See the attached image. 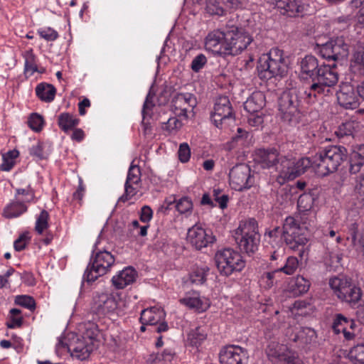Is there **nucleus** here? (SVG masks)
<instances>
[{
    "label": "nucleus",
    "instance_id": "obj_1",
    "mask_svg": "<svg viewBox=\"0 0 364 364\" xmlns=\"http://www.w3.org/2000/svg\"><path fill=\"white\" fill-rule=\"evenodd\" d=\"M299 77L301 80L311 82L305 90L306 102L313 104L330 92V87L338 81L336 71V65L319 64L318 59L311 55H306L300 63Z\"/></svg>",
    "mask_w": 364,
    "mask_h": 364
},
{
    "label": "nucleus",
    "instance_id": "obj_2",
    "mask_svg": "<svg viewBox=\"0 0 364 364\" xmlns=\"http://www.w3.org/2000/svg\"><path fill=\"white\" fill-rule=\"evenodd\" d=\"M306 98L305 90L296 87L284 92L279 100V114L281 119L290 126L298 124L302 117V100Z\"/></svg>",
    "mask_w": 364,
    "mask_h": 364
},
{
    "label": "nucleus",
    "instance_id": "obj_3",
    "mask_svg": "<svg viewBox=\"0 0 364 364\" xmlns=\"http://www.w3.org/2000/svg\"><path fill=\"white\" fill-rule=\"evenodd\" d=\"M347 159V150L342 146H331L316 154L311 161L318 176H325L335 172Z\"/></svg>",
    "mask_w": 364,
    "mask_h": 364
},
{
    "label": "nucleus",
    "instance_id": "obj_4",
    "mask_svg": "<svg viewBox=\"0 0 364 364\" xmlns=\"http://www.w3.org/2000/svg\"><path fill=\"white\" fill-rule=\"evenodd\" d=\"M257 70L259 78L265 80L286 75L288 65L283 51L274 48L268 53L262 55L259 60Z\"/></svg>",
    "mask_w": 364,
    "mask_h": 364
},
{
    "label": "nucleus",
    "instance_id": "obj_5",
    "mask_svg": "<svg viewBox=\"0 0 364 364\" xmlns=\"http://www.w3.org/2000/svg\"><path fill=\"white\" fill-rule=\"evenodd\" d=\"M306 228L298 223V219L289 216L285 219L282 230L279 227H276L269 232V235L271 237H277L282 235L287 245L294 250L307 242V238L304 235Z\"/></svg>",
    "mask_w": 364,
    "mask_h": 364
},
{
    "label": "nucleus",
    "instance_id": "obj_6",
    "mask_svg": "<svg viewBox=\"0 0 364 364\" xmlns=\"http://www.w3.org/2000/svg\"><path fill=\"white\" fill-rule=\"evenodd\" d=\"M114 262L115 258L110 252L97 250L95 244L90 263L83 274V279L88 282L95 281L99 277L109 272Z\"/></svg>",
    "mask_w": 364,
    "mask_h": 364
},
{
    "label": "nucleus",
    "instance_id": "obj_7",
    "mask_svg": "<svg viewBox=\"0 0 364 364\" xmlns=\"http://www.w3.org/2000/svg\"><path fill=\"white\" fill-rule=\"evenodd\" d=\"M234 237L241 250L247 254L255 252L260 242L257 221L253 218L242 221L235 230Z\"/></svg>",
    "mask_w": 364,
    "mask_h": 364
},
{
    "label": "nucleus",
    "instance_id": "obj_8",
    "mask_svg": "<svg viewBox=\"0 0 364 364\" xmlns=\"http://www.w3.org/2000/svg\"><path fill=\"white\" fill-rule=\"evenodd\" d=\"M329 286L334 295L342 302L350 306L358 304L362 298V291L359 287L344 277H334L329 279Z\"/></svg>",
    "mask_w": 364,
    "mask_h": 364
},
{
    "label": "nucleus",
    "instance_id": "obj_9",
    "mask_svg": "<svg viewBox=\"0 0 364 364\" xmlns=\"http://www.w3.org/2000/svg\"><path fill=\"white\" fill-rule=\"evenodd\" d=\"M311 166V160L309 158H301L296 161L284 156L281 158L280 164L276 168L277 178L283 181H294L304 173Z\"/></svg>",
    "mask_w": 364,
    "mask_h": 364
},
{
    "label": "nucleus",
    "instance_id": "obj_10",
    "mask_svg": "<svg viewBox=\"0 0 364 364\" xmlns=\"http://www.w3.org/2000/svg\"><path fill=\"white\" fill-rule=\"evenodd\" d=\"M215 259L218 271L225 276L240 272L245 267V261L240 254L230 248L218 251Z\"/></svg>",
    "mask_w": 364,
    "mask_h": 364
},
{
    "label": "nucleus",
    "instance_id": "obj_11",
    "mask_svg": "<svg viewBox=\"0 0 364 364\" xmlns=\"http://www.w3.org/2000/svg\"><path fill=\"white\" fill-rule=\"evenodd\" d=\"M253 41L252 36L242 28L231 26L226 30V49L228 55H236L247 48Z\"/></svg>",
    "mask_w": 364,
    "mask_h": 364
},
{
    "label": "nucleus",
    "instance_id": "obj_12",
    "mask_svg": "<svg viewBox=\"0 0 364 364\" xmlns=\"http://www.w3.org/2000/svg\"><path fill=\"white\" fill-rule=\"evenodd\" d=\"M319 53L323 58L327 60H343L349 53V46L344 37L338 36L318 47Z\"/></svg>",
    "mask_w": 364,
    "mask_h": 364
},
{
    "label": "nucleus",
    "instance_id": "obj_13",
    "mask_svg": "<svg viewBox=\"0 0 364 364\" xmlns=\"http://www.w3.org/2000/svg\"><path fill=\"white\" fill-rule=\"evenodd\" d=\"M211 118L215 126L220 129L230 126L235 122L232 107L228 97L221 96L216 100Z\"/></svg>",
    "mask_w": 364,
    "mask_h": 364
},
{
    "label": "nucleus",
    "instance_id": "obj_14",
    "mask_svg": "<svg viewBox=\"0 0 364 364\" xmlns=\"http://www.w3.org/2000/svg\"><path fill=\"white\" fill-rule=\"evenodd\" d=\"M117 293H97L92 299L91 311L98 316L113 314L119 307Z\"/></svg>",
    "mask_w": 364,
    "mask_h": 364
},
{
    "label": "nucleus",
    "instance_id": "obj_15",
    "mask_svg": "<svg viewBox=\"0 0 364 364\" xmlns=\"http://www.w3.org/2000/svg\"><path fill=\"white\" fill-rule=\"evenodd\" d=\"M197 104V99L193 94L176 93L171 100V110L176 117L186 119L188 112L193 111Z\"/></svg>",
    "mask_w": 364,
    "mask_h": 364
},
{
    "label": "nucleus",
    "instance_id": "obj_16",
    "mask_svg": "<svg viewBox=\"0 0 364 364\" xmlns=\"http://www.w3.org/2000/svg\"><path fill=\"white\" fill-rule=\"evenodd\" d=\"M187 238L196 249L201 250L212 245L215 241V236L210 229H205L200 225H195L188 230Z\"/></svg>",
    "mask_w": 364,
    "mask_h": 364
},
{
    "label": "nucleus",
    "instance_id": "obj_17",
    "mask_svg": "<svg viewBox=\"0 0 364 364\" xmlns=\"http://www.w3.org/2000/svg\"><path fill=\"white\" fill-rule=\"evenodd\" d=\"M219 358L220 364H247L249 355L239 346H229L220 350Z\"/></svg>",
    "mask_w": 364,
    "mask_h": 364
},
{
    "label": "nucleus",
    "instance_id": "obj_18",
    "mask_svg": "<svg viewBox=\"0 0 364 364\" xmlns=\"http://www.w3.org/2000/svg\"><path fill=\"white\" fill-rule=\"evenodd\" d=\"M281 155L276 149H259L255 151L254 154L255 162L262 168H269L279 165Z\"/></svg>",
    "mask_w": 364,
    "mask_h": 364
},
{
    "label": "nucleus",
    "instance_id": "obj_19",
    "mask_svg": "<svg viewBox=\"0 0 364 364\" xmlns=\"http://www.w3.org/2000/svg\"><path fill=\"white\" fill-rule=\"evenodd\" d=\"M226 44V31L215 30L208 34L205 46L207 50L220 55H228Z\"/></svg>",
    "mask_w": 364,
    "mask_h": 364
},
{
    "label": "nucleus",
    "instance_id": "obj_20",
    "mask_svg": "<svg viewBox=\"0 0 364 364\" xmlns=\"http://www.w3.org/2000/svg\"><path fill=\"white\" fill-rule=\"evenodd\" d=\"M337 100L341 106L346 109H356L359 106L358 98L354 89L349 85H344L337 93Z\"/></svg>",
    "mask_w": 364,
    "mask_h": 364
},
{
    "label": "nucleus",
    "instance_id": "obj_21",
    "mask_svg": "<svg viewBox=\"0 0 364 364\" xmlns=\"http://www.w3.org/2000/svg\"><path fill=\"white\" fill-rule=\"evenodd\" d=\"M94 348L95 346L92 343H89L87 341L79 338L68 346L71 356L80 360H85L88 358Z\"/></svg>",
    "mask_w": 364,
    "mask_h": 364
},
{
    "label": "nucleus",
    "instance_id": "obj_22",
    "mask_svg": "<svg viewBox=\"0 0 364 364\" xmlns=\"http://www.w3.org/2000/svg\"><path fill=\"white\" fill-rule=\"evenodd\" d=\"M137 273L132 267H127L119 272L112 279L113 285L118 289H122L134 283L136 279Z\"/></svg>",
    "mask_w": 364,
    "mask_h": 364
},
{
    "label": "nucleus",
    "instance_id": "obj_23",
    "mask_svg": "<svg viewBox=\"0 0 364 364\" xmlns=\"http://www.w3.org/2000/svg\"><path fill=\"white\" fill-rule=\"evenodd\" d=\"M314 200V197L309 193H304L299 197L297 208L299 216H297L296 219H298L299 224L306 225L308 223L307 215L312 208Z\"/></svg>",
    "mask_w": 364,
    "mask_h": 364
},
{
    "label": "nucleus",
    "instance_id": "obj_24",
    "mask_svg": "<svg viewBox=\"0 0 364 364\" xmlns=\"http://www.w3.org/2000/svg\"><path fill=\"white\" fill-rule=\"evenodd\" d=\"M181 303L190 309H195L199 312L205 311L209 307V301L205 297H200L198 292L187 294L181 299Z\"/></svg>",
    "mask_w": 364,
    "mask_h": 364
},
{
    "label": "nucleus",
    "instance_id": "obj_25",
    "mask_svg": "<svg viewBox=\"0 0 364 364\" xmlns=\"http://www.w3.org/2000/svg\"><path fill=\"white\" fill-rule=\"evenodd\" d=\"M166 314L159 307H151L144 309L141 313L140 322L143 325H156L164 320Z\"/></svg>",
    "mask_w": 364,
    "mask_h": 364
},
{
    "label": "nucleus",
    "instance_id": "obj_26",
    "mask_svg": "<svg viewBox=\"0 0 364 364\" xmlns=\"http://www.w3.org/2000/svg\"><path fill=\"white\" fill-rule=\"evenodd\" d=\"M266 351L268 357L277 364L282 362L289 355L287 346L275 341L269 343Z\"/></svg>",
    "mask_w": 364,
    "mask_h": 364
},
{
    "label": "nucleus",
    "instance_id": "obj_27",
    "mask_svg": "<svg viewBox=\"0 0 364 364\" xmlns=\"http://www.w3.org/2000/svg\"><path fill=\"white\" fill-rule=\"evenodd\" d=\"M275 6L289 16H294L303 10L300 0H275Z\"/></svg>",
    "mask_w": 364,
    "mask_h": 364
},
{
    "label": "nucleus",
    "instance_id": "obj_28",
    "mask_svg": "<svg viewBox=\"0 0 364 364\" xmlns=\"http://www.w3.org/2000/svg\"><path fill=\"white\" fill-rule=\"evenodd\" d=\"M265 106V97L262 92H256L244 103L245 109L250 114L259 113Z\"/></svg>",
    "mask_w": 364,
    "mask_h": 364
},
{
    "label": "nucleus",
    "instance_id": "obj_29",
    "mask_svg": "<svg viewBox=\"0 0 364 364\" xmlns=\"http://www.w3.org/2000/svg\"><path fill=\"white\" fill-rule=\"evenodd\" d=\"M28 210L26 204L15 200L7 204L3 211V215L9 219L15 218L25 213Z\"/></svg>",
    "mask_w": 364,
    "mask_h": 364
},
{
    "label": "nucleus",
    "instance_id": "obj_30",
    "mask_svg": "<svg viewBox=\"0 0 364 364\" xmlns=\"http://www.w3.org/2000/svg\"><path fill=\"white\" fill-rule=\"evenodd\" d=\"M356 325L353 319L344 316L341 314H338L333 319L332 328L335 333L339 334L346 329L354 330Z\"/></svg>",
    "mask_w": 364,
    "mask_h": 364
},
{
    "label": "nucleus",
    "instance_id": "obj_31",
    "mask_svg": "<svg viewBox=\"0 0 364 364\" xmlns=\"http://www.w3.org/2000/svg\"><path fill=\"white\" fill-rule=\"evenodd\" d=\"M229 177L232 182H249L250 168L245 164L236 166L230 170Z\"/></svg>",
    "mask_w": 364,
    "mask_h": 364
},
{
    "label": "nucleus",
    "instance_id": "obj_32",
    "mask_svg": "<svg viewBox=\"0 0 364 364\" xmlns=\"http://www.w3.org/2000/svg\"><path fill=\"white\" fill-rule=\"evenodd\" d=\"M207 266L195 267L188 274L187 283L195 285H200L205 282L206 277L209 272Z\"/></svg>",
    "mask_w": 364,
    "mask_h": 364
},
{
    "label": "nucleus",
    "instance_id": "obj_33",
    "mask_svg": "<svg viewBox=\"0 0 364 364\" xmlns=\"http://www.w3.org/2000/svg\"><path fill=\"white\" fill-rule=\"evenodd\" d=\"M207 327L200 326L191 330L188 334V342L192 346H200L207 338Z\"/></svg>",
    "mask_w": 364,
    "mask_h": 364
},
{
    "label": "nucleus",
    "instance_id": "obj_34",
    "mask_svg": "<svg viewBox=\"0 0 364 364\" xmlns=\"http://www.w3.org/2000/svg\"><path fill=\"white\" fill-rule=\"evenodd\" d=\"M36 93L42 101L50 102L54 100L56 89L50 84L43 82L37 85Z\"/></svg>",
    "mask_w": 364,
    "mask_h": 364
},
{
    "label": "nucleus",
    "instance_id": "obj_35",
    "mask_svg": "<svg viewBox=\"0 0 364 364\" xmlns=\"http://www.w3.org/2000/svg\"><path fill=\"white\" fill-rule=\"evenodd\" d=\"M79 122V119L68 112L61 113L58 118V124L65 132L73 129L78 124Z\"/></svg>",
    "mask_w": 364,
    "mask_h": 364
},
{
    "label": "nucleus",
    "instance_id": "obj_36",
    "mask_svg": "<svg viewBox=\"0 0 364 364\" xmlns=\"http://www.w3.org/2000/svg\"><path fill=\"white\" fill-rule=\"evenodd\" d=\"M99 334L100 331L97 325L88 322L84 324V331L81 338L87 341L89 343H92L95 347V344L98 341Z\"/></svg>",
    "mask_w": 364,
    "mask_h": 364
},
{
    "label": "nucleus",
    "instance_id": "obj_37",
    "mask_svg": "<svg viewBox=\"0 0 364 364\" xmlns=\"http://www.w3.org/2000/svg\"><path fill=\"white\" fill-rule=\"evenodd\" d=\"M310 287V282L302 276H297L292 282L290 289L294 296L306 293Z\"/></svg>",
    "mask_w": 364,
    "mask_h": 364
},
{
    "label": "nucleus",
    "instance_id": "obj_38",
    "mask_svg": "<svg viewBox=\"0 0 364 364\" xmlns=\"http://www.w3.org/2000/svg\"><path fill=\"white\" fill-rule=\"evenodd\" d=\"M25 58V73H29L30 75H33L35 72H38V68L36 63V55L33 53V49L26 50L23 53Z\"/></svg>",
    "mask_w": 364,
    "mask_h": 364
},
{
    "label": "nucleus",
    "instance_id": "obj_39",
    "mask_svg": "<svg viewBox=\"0 0 364 364\" xmlns=\"http://www.w3.org/2000/svg\"><path fill=\"white\" fill-rule=\"evenodd\" d=\"M348 358L353 364H364V344L353 347L348 353Z\"/></svg>",
    "mask_w": 364,
    "mask_h": 364
},
{
    "label": "nucleus",
    "instance_id": "obj_40",
    "mask_svg": "<svg viewBox=\"0 0 364 364\" xmlns=\"http://www.w3.org/2000/svg\"><path fill=\"white\" fill-rule=\"evenodd\" d=\"M34 198V192L30 186H27L25 188H17L16 190L15 199L24 204L32 202Z\"/></svg>",
    "mask_w": 364,
    "mask_h": 364
},
{
    "label": "nucleus",
    "instance_id": "obj_41",
    "mask_svg": "<svg viewBox=\"0 0 364 364\" xmlns=\"http://www.w3.org/2000/svg\"><path fill=\"white\" fill-rule=\"evenodd\" d=\"M316 332L311 328H303L296 336L294 341H299L303 344H308L316 339Z\"/></svg>",
    "mask_w": 364,
    "mask_h": 364
},
{
    "label": "nucleus",
    "instance_id": "obj_42",
    "mask_svg": "<svg viewBox=\"0 0 364 364\" xmlns=\"http://www.w3.org/2000/svg\"><path fill=\"white\" fill-rule=\"evenodd\" d=\"M299 265V261L295 257H289L287 259L284 266L277 269L276 272H284L287 275L293 274L296 270Z\"/></svg>",
    "mask_w": 364,
    "mask_h": 364
},
{
    "label": "nucleus",
    "instance_id": "obj_43",
    "mask_svg": "<svg viewBox=\"0 0 364 364\" xmlns=\"http://www.w3.org/2000/svg\"><path fill=\"white\" fill-rule=\"evenodd\" d=\"M49 214L46 210H42L37 217L35 230L38 234H42L48 228Z\"/></svg>",
    "mask_w": 364,
    "mask_h": 364
},
{
    "label": "nucleus",
    "instance_id": "obj_44",
    "mask_svg": "<svg viewBox=\"0 0 364 364\" xmlns=\"http://www.w3.org/2000/svg\"><path fill=\"white\" fill-rule=\"evenodd\" d=\"M351 63L364 66V42H358L356 44Z\"/></svg>",
    "mask_w": 364,
    "mask_h": 364
},
{
    "label": "nucleus",
    "instance_id": "obj_45",
    "mask_svg": "<svg viewBox=\"0 0 364 364\" xmlns=\"http://www.w3.org/2000/svg\"><path fill=\"white\" fill-rule=\"evenodd\" d=\"M353 131H354V122L348 121V122L342 123L335 131V134L338 138H343L346 136L352 135Z\"/></svg>",
    "mask_w": 364,
    "mask_h": 364
},
{
    "label": "nucleus",
    "instance_id": "obj_46",
    "mask_svg": "<svg viewBox=\"0 0 364 364\" xmlns=\"http://www.w3.org/2000/svg\"><path fill=\"white\" fill-rule=\"evenodd\" d=\"M14 302L16 304L21 306L29 310H33L36 307L35 300L33 297L28 295L16 296Z\"/></svg>",
    "mask_w": 364,
    "mask_h": 364
},
{
    "label": "nucleus",
    "instance_id": "obj_47",
    "mask_svg": "<svg viewBox=\"0 0 364 364\" xmlns=\"http://www.w3.org/2000/svg\"><path fill=\"white\" fill-rule=\"evenodd\" d=\"M43 124L44 120L43 117L37 113L31 114L28 120L29 127L37 132L42 129Z\"/></svg>",
    "mask_w": 364,
    "mask_h": 364
},
{
    "label": "nucleus",
    "instance_id": "obj_48",
    "mask_svg": "<svg viewBox=\"0 0 364 364\" xmlns=\"http://www.w3.org/2000/svg\"><path fill=\"white\" fill-rule=\"evenodd\" d=\"M279 272H276V269L272 272L264 273L259 279L260 286L267 289L272 288L274 284L275 274Z\"/></svg>",
    "mask_w": 364,
    "mask_h": 364
},
{
    "label": "nucleus",
    "instance_id": "obj_49",
    "mask_svg": "<svg viewBox=\"0 0 364 364\" xmlns=\"http://www.w3.org/2000/svg\"><path fill=\"white\" fill-rule=\"evenodd\" d=\"M176 208L180 213L183 214L192 210L193 204L188 198L183 197L176 203Z\"/></svg>",
    "mask_w": 364,
    "mask_h": 364
},
{
    "label": "nucleus",
    "instance_id": "obj_50",
    "mask_svg": "<svg viewBox=\"0 0 364 364\" xmlns=\"http://www.w3.org/2000/svg\"><path fill=\"white\" fill-rule=\"evenodd\" d=\"M191 148L189 145L184 142L180 144L178 154V159L182 163H186L189 161L191 157Z\"/></svg>",
    "mask_w": 364,
    "mask_h": 364
},
{
    "label": "nucleus",
    "instance_id": "obj_51",
    "mask_svg": "<svg viewBox=\"0 0 364 364\" xmlns=\"http://www.w3.org/2000/svg\"><path fill=\"white\" fill-rule=\"evenodd\" d=\"M141 176L140 168L132 164L129 168L126 182H139Z\"/></svg>",
    "mask_w": 364,
    "mask_h": 364
},
{
    "label": "nucleus",
    "instance_id": "obj_52",
    "mask_svg": "<svg viewBox=\"0 0 364 364\" xmlns=\"http://www.w3.org/2000/svg\"><path fill=\"white\" fill-rule=\"evenodd\" d=\"M207 63V58L205 55L199 54L196 56L191 63V68L194 72H198Z\"/></svg>",
    "mask_w": 364,
    "mask_h": 364
},
{
    "label": "nucleus",
    "instance_id": "obj_53",
    "mask_svg": "<svg viewBox=\"0 0 364 364\" xmlns=\"http://www.w3.org/2000/svg\"><path fill=\"white\" fill-rule=\"evenodd\" d=\"M164 124L162 128L169 132L176 130L181 127L182 122L181 120L175 117H170L166 122H163Z\"/></svg>",
    "mask_w": 364,
    "mask_h": 364
},
{
    "label": "nucleus",
    "instance_id": "obj_54",
    "mask_svg": "<svg viewBox=\"0 0 364 364\" xmlns=\"http://www.w3.org/2000/svg\"><path fill=\"white\" fill-rule=\"evenodd\" d=\"M38 33L42 38L46 40L47 41H55L58 37V32L51 28L39 29Z\"/></svg>",
    "mask_w": 364,
    "mask_h": 364
},
{
    "label": "nucleus",
    "instance_id": "obj_55",
    "mask_svg": "<svg viewBox=\"0 0 364 364\" xmlns=\"http://www.w3.org/2000/svg\"><path fill=\"white\" fill-rule=\"evenodd\" d=\"M136 193V188L131 183H125L124 193L119 198L118 203H125Z\"/></svg>",
    "mask_w": 364,
    "mask_h": 364
},
{
    "label": "nucleus",
    "instance_id": "obj_56",
    "mask_svg": "<svg viewBox=\"0 0 364 364\" xmlns=\"http://www.w3.org/2000/svg\"><path fill=\"white\" fill-rule=\"evenodd\" d=\"M206 10L211 15L223 16L224 14L223 9L217 4L216 1H206Z\"/></svg>",
    "mask_w": 364,
    "mask_h": 364
},
{
    "label": "nucleus",
    "instance_id": "obj_57",
    "mask_svg": "<svg viewBox=\"0 0 364 364\" xmlns=\"http://www.w3.org/2000/svg\"><path fill=\"white\" fill-rule=\"evenodd\" d=\"M30 240V237L28 233H23L20 237L14 241V247L16 251L23 250L28 241Z\"/></svg>",
    "mask_w": 364,
    "mask_h": 364
},
{
    "label": "nucleus",
    "instance_id": "obj_58",
    "mask_svg": "<svg viewBox=\"0 0 364 364\" xmlns=\"http://www.w3.org/2000/svg\"><path fill=\"white\" fill-rule=\"evenodd\" d=\"M154 95H151L150 92L147 95L146 97V100L144 103L142 109V115L144 119H145L146 115L149 114V111H151L152 108L154 107Z\"/></svg>",
    "mask_w": 364,
    "mask_h": 364
},
{
    "label": "nucleus",
    "instance_id": "obj_59",
    "mask_svg": "<svg viewBox=\"0 0 364 364\" xmlns=\"http://www.w3.org/2000/svg\"><path fill=\"white\" fill-rule=\"evenodd\" d=\"M250 136V132L238 127L237 129V134L232 137V141L237 143H240L241 144H244Z\"/></svg>",
    "mask_w": 364,
    "mask_h": 364
},
{
    "label": "nucleus",
    "instance_id": "obj_60",
    "mask_svg": "<svg viewBox=\"0 0 364 364\" xmlns=\"http://www.w3.org/2000/svg\"><path fill=\"white\" fill-rule=\"evenodd\" d=\"M341 255L336 252H330L328 257L326 259V262L330 267L336 268L341 261Z\"/></svg>",
    "mask_w": 364,
    "mask_h": 364
},
{
    "label": "nucleus",
    "instance_id": "obj_61",
    "mask_svg": "<svg viewBox=\"0 0 364 364\" xmlns=\"http://www.w3.org/2000/svg\"><path fill=\"white\" fill-rule=\"evenodd\" d=\"M248 123L252 127H259L263 123L262 114L261 112L250 114L248 117Z\"/></svg>",
    "mask_w": 364,
    "mask_h": 364
},
{
    "label": "nucleus",
    "instance_id": "obj_62",
    "mask_svg": "<svg viewBox=\"0 0 364 364\" xmlns=\"http://www.w3.org/2000/svg\"><path fill=\"white\" fill-rule=\"evenodd\" d=\"M153 212L149 206L144 205L141 210L140 219L142 222H149L152 218Z\"/></svg>",
    "mask_w": 364,
    "mask_h": 364
},
{
    "label": "nucleus",
    "instance_id": "obj_63",
    "mask_svg": "<svg viewBox=\"0 0 364 364\" xmlns=\"http://www.w3.org/2000/svg\"><path fill=\"white\" fill-rule=\"evenodd\" d=\"M30 154L37 158L42 159L44 158L43 153V145L41 142H38L36 145L33 146L30 149Z\"/></svg>",
    "mask_w": 364,
    "mask_h": 364
},
{
    "label": "nucleus",
    "instance_id": "obj_64",
    "mask_svg": "<svg viewBox=\"0 0 364 364\" xmlns=\"http://www.w3.org/2000/svg\"><path fill=\"white\" fill-rule=\"evenodd\" d=\"M350 158L353 159V161H363L364 163V144L358 146L357 150L353 153Z\"/></svg>",
    "mask_w": 364,
    "mask_h": 364
}]
</instances>
